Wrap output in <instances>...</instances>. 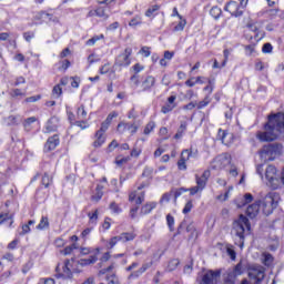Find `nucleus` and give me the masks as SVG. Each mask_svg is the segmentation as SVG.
Segmentation results:
<instances>
[{
    "instance_id": "ea45409f",
    "label": "nucleus",
    "mask_w": 284,
    "mask_h": 284,
    "mask_svg": "<svg viewBox=\"0 0 284 284\" xmlns=\"http://www.w3.org/2000/svg\"><path fill=\"white\" fill-rule=\"evenodd\" d=\"M77 114H78L79 119H85V116H88V112L85 111V105L81 104L78 108Z\"/></svg>"
},
{
    "instance_id": "2eb2a0df",
    "label": "nucleus",
    "mask_w": 284,
    "mask_h": 284,
    "mask_svg": "<svg viewBox=\"0 0 284 284\" xmlns=\"http://www.w3.org/2000/svg\"><path fill=\"white\" fill-rule=\"evenodd\" d=\"M125 130L131 131V134H136L139 126L134 123L120 122L118 124V132H124Z\"/></svg>"
},
{
    "instance_id": "603ef678",
    "label": "nucleus",
    "mask_w": 284,
    "mask_h": 284,
    "mask_svg": "<svg viewBox=\"0 0 284 284\" xmlns=\"http://www.w3.org/2000/svg\"><path fill=\"white\" fill-rule=\"evenodd\" d=\"M37 101H41V94L27 98L24 103H37Z\"/></svg>"
},
{
    "instance_id": "393cba45",
    "label": "nucleus",
    "mask_w": 284,
    "mask_h": 284,
    "mask_svg": "<svg viewBox=\"0 0 284 284\" xmlns=\"http://www.w3.org/2000/svg\"><path fill=\"white\" fill-rule=\"evenodd\" d=\"M13 215L10 213H4L0 215V225H3V223H7L9 221V227H12V223H14V220H12Z\"/></svg>"
},
{
    "instance_id": "b1692460",
    "label": "nucleus",
    "mask_w": 284,
    "mask_h": 284,
    "mask_svg": "<svg viewBox=\"0 0 284 284\" xmlns=\"http://www.w3.org/2000/svg\"><path fill=\"white\" fill-rule=\"evenodd\" d=\"M186 232L190 234L189 239H199V231H196V226L194 225V223H190L186 226Z\"/></svg>"
},
{
    "instance_id": "ddd939ff",
    "label": "nucleus",
    "mask_w": 284,
    "mask_h": 284,
    "mask_svg": "<svg viewBox=\"0 0 284 284\" xmlns=\"http://www.w3.org/2000/svg\"><path fill=\"white\" fill-rule=\"evenodd\" d=\"M190 156H192V151L187 149L182 151L181 159L178 161L179 170H187V165L185 164V162L190 160Z\"/></svg>"
},
{
    "instance_id": "864d4df0",
    "label": "nucleus",
    "mask_w": 284,
    "mask_h": 284,
    "mask_svg": "<svg viewBox=\"0 0 284 284\" xmlns=\"http://www.w3.org/2000/svg\"><path fill=\"white\" fill-rule=\"evenodd\" d=\"M184 192H187V189H185V187H180V189L175 190V191L173 192L174 201H176V199H179V196H181L182 194H184Z\"/></svg>"
},
{
    "instance_id": "7ed1b4c3",
    "label": "nucleus",
    "mask_w": 284,
    "mask_h": 284,
    "mask_svg": "<svg viewBox=\"0 0 284 284\" xmlns=\"http://www.w3.org/2000/svg\"><path fill=\"white\" fill-rule=\"evenodd\" d=\"M233 230L235 231V236L239 239V246L243 248L245 245V230L250 232L252 230V224H250V219L241 214L237 220L233 222Z\"/></svg>"
},
{
    "instance_id": "4be33fe9",
    "label": "nucleus",
    "mask_w": 284,
    "mask_h": 284,
    "mask_svg": "<svg viewBox=\"0 0 284 284\" xmlns=\"http://www.w3.org/2000/svg\"><path fill=\"white\" fill-rule=\"evenodd\" d=\"M262 262H263V265H265L266 267H270L272 263H274V256L272 255V253L264 252L262 254Z\"/></svg>"
},
{
    "instance_id": "f03ea898",
    "label": "nucleus",
    "mask_w": 284,
    "mask_h": 284,
    "mask_svg": "<svg viewBox=\"0 0 284 284\" xmlns=\"http://www.w3.org/2000/svg\"><path fill=\"white\" fill-rule=\"evenodd\" d=\"M261 205L263 206V214H265V216H270V214H272L278 207V200L276 196L268 194L263 201H255L253 204L247 206L246 216L248 219H256V216H258V212L261 211Z\"/></svg>"
},
{
    "instance_id": "79ce46f5",
    "label": "nucleus",
    "mask_w": 284,
    "mask_h": 284,
    "mask_svg": "<svg viewBox=\"0 0 284 284\" xmlns=\"http://www.w3.org/2000/svg\"><path fill=\"white\" fill-rule=\"evenodd\" d=\"M176 108V104H165L161 109L162 114H168L169 112H172Z\"/></svg>"
},
{
    "instance_id": "9b49d317",
    "label": "nucleus",
    "mask_w": 284,
    "mask_h": 284,
    "mask_svg": "<svg viewBox=\"0 0 284 284\" xmlns=\"http://www.w3.org/2000/svg\"><path fill=\"white\" fill-rule=\"evenodd\" d=\"M141 92H152V88L156 85V78L152 75L142 77L139 83Z\"/></svg>"
},
{
    "instance_id": "0e129e2a",
    "label": "nucleus",
    "mask_w": 284,
    "mask_h": 284,
    "mask_svg": "<svg viewBox=\"0 0 284 284\" xmlns=\"http://www.w3.org/2000/svg\"><path fill=\"white\" fill-rule=\"evenodd\" d=\"M106 281H109L108 284H119V278L115 274H112L111 276H106Z\"/></svg>"
},
{
    "instance_id": "4468645a",
    "label": "nucleus",
    "mask_w": 284,
    "mask_h": 284,
    "mask_svg": "<svg viewBox=\"0 0 284 284\" xmlns=\"http://www.w3.org/2000/svg\"><path fill=\"white\" fill-rule=\"evenodd\" d=\"M252 201H254V195H252V193H245L243 197L236 199L234 203L239 209H241L252 203Z\"/></svg>"
},
{
    "instance_id": "0eeeda50",
    "label": "nucleus",
    "mask_w": 284,
    "mask_h": 284,
    "mask_svg": "<svg viewBox=\"0 0 284 284\" xmlns=\"http://www.w3.org/2000/svg\"><path fill=\"white\" fill-rule=\"evenodd\" d=\"M135 239H136V234L134 232H124L118 236L112 237L109 241V247H110V250H112V247H114V245H116V243H119V242L128 243L130 241H134Z\"/></svg>"
},
{
    "instance_id": "de8ad7c7",
    "label": "nucleus",
    "mask_w": 284,
    "mask_h": 284,
    "mask_svg": "<svg viewBox=\"0 0 284 284\" xmlns=\"http://www.w3.org/2000/svg\"><path fill=\"white\" fill-rule=\"evenodd\" d=\"M272 50H274V48L272 47V43L267 42V43H264L263 47H262V52L264 54H270L272 53Z\"/></svg>"
},
{
    "instance_id": "e433bc0d",
    "label": "nucleus",
    "mask_w": 284,
    "mask_h": 284,
    "mask_svg": "<svg viewBox=\"0 0 284 284\" xmlns=\"http://www.w3.org/2000/svg\"><path fill=\"white\" fill-rule=\"evenodd\" d=\"M174 194V191H171L169 193H164L160 200V204L163 205V203H170L172 196Z\"/></svg>"
},
{
    "instance_id": "a211bd4d",
    "label": "nucleus",
    "mask_w": 284,
    "mask_h": 284,
    "mask_svg": "<svg viewBox=\"0 0 284 284\" xmlns=\"http://www.w3.org/2000/svg\"><path fill=\"white\" fill-rule=\"evenodd\" d=\"M133 70L135 72V74H133L131 78H130V81L131 83H133V87L134 88H139V83H140V80H139V72L143 71V65L136 63L135 65H133Z\"/></svg>"
},
{
    "instance_id": "3c124183",
    "label": "nucleus",
    "mask_w": 284,
    "mask_h": 284,
    "mask_svg": "<svg viewBox=\"0 0 284 284\" xmlns=\"http://www.w3.org/2000/svg\"><path fill=\"white\" fill-rule=\"evenodd\" d=\"M110 210L113 214H121L122 212L121 207H119V204H116L115 202H112L110 204Z\"/></svg>"
},
{
    "instance_id": "7c9ffc66",
    "label": "nucleus",
    "mask_w": 284,
    "mask_h": 284,
    "mask_svg": "<svg viewBox=\"0 0 284 284\" xmlns=\"http://www.w3.org/2000/svg\"><path fill=\"white\" fill-rule=\"evenodd\" d=\"M50 227V221L48 216H42L40 223L37 225V230H48Z\"/></svg>"
},
{
    "instance_id": "c9c22d12",
    "label": "nucleus",
    "mask_w": 284,
    "mask_h": 284,
    "mask_svg": "<svg viewBox=\"0 0 284 284\" xmlns=\"http://www.w3.org/2000/svg\"><path fill=\"white\" fill-rule=\"evenodd\" d=\"M61 94H63V89H61V84L54 85L52 89V97L54 99H59V97H61Z\"/></svg>"
},
{
    "instance_id": "f8f14e48",
    "label": "nucleus",
    "mask_w": 284,
    "mask_h": 284,
    "mask_svg": "<svg viewBox=\"0 0 284 284\" xmlns=\"http://www.w3.org/2000/svg\"><path fill=\"white\" fill-rule=\"evenodd\" d=\"M225 12H230L232 17H243V10L239 9V2L229 1L224 7Z\"/></svg>"
},
{
    "instance_id": "cd10ccee",
    "label": "nucleus",
    "mask_w": 284,
    "mask_h": 284,
    "mask_svg": "<svg viewBox=\"0 0 284 284\" xmlns=\"http://www.w3.org/2000/svg\"><path fill=\"white\" fill-rule=\"evenodd\" d=\"M32 123H37L36 116H31V118H28L27 120H24L23 128H24L26 132L32 131Z\"/></svg>"
},
{
    "instance_id": "680f3d73",
    "label": "nucleus",
    "mask_w": 284,
    "mask_h": 284,
    "mask_svg": "<svg viewBox=\"0 0 284 284\" xmlns=\"http://www.w3.org/2000/svg\"><path fill=\"white\" fill-rule=\"evenodd\" d=\"M119 148V142L116 140H113L109 145H108V152H114Z\"/></svg>"
},
{
    "instance_id": "bb28decb",
    "label": "nucleus",
    "mask_w": 284,
    "mask_h": 284,
    "mask_svg": "<svg viewBox=\"0 0 284 284\" xmlns=\"http://www.w3.org/2000/svg\"><path fill=\"white\" fill-rule=\"evenodd\" d=\"M105 143V138L103 136V133L95 132V141L93 142V148H101Z\"/></svg>"
},
{
    "instance_id": "bf43d9fd",
    "label": "nucleus",
    "mask_w": 284,
    "mask_h": 284,
    "mask_svg": "<svg viewBox=\"0 0 284 284\" xmlns=\"http://www.w3.org/2000/svg\"><path fill=\"white\" fill-rule=\"evenodd\" d=\"M108 128H110V124L108 122H102L100 130L97 132L100 134H105V132H108Z\"/></svg>"
},
{
    "instance_id": "5fc2aeb1",
    "label": "nucleus",
    "mask_w": 284,
    "mask_h": 284,
    "mask_svg": "<svg viewBox=\"0 0 284 284\" xmlns=\"http://www.w3.org/2000/svg\"><path fill=\"white\" fill-rule=\"evenodd\" d=\"M206 105H210V98L207 97L197 103V110H203V108H206Z\"/></svg>"
},
{
    "instance_id": "c03bdc74",
    "label": "nucleus",
    "mask_w": 284,
    "mask_h": 284,
    "mask_svg": "<svg viewBox=\"0 0 284 284\" xmlns=\"http://www.w3.org/2000/svg\"><path fill=\"white\" fill-rule=\"evenodd\" d=\"M225 136H227V131L223 129H219L217 131V141H221L222 143H225Z\"/></svg>"
},
{
    "instance_id": "69168bd1",
    "label": "nucleus",
    "mask_w": 284,
    "mask_h": 284,
    "mask_svg": "<svg viewBox=\"0 0 284 284\" xmlns=\"http://www.w3.org/2000/svg\"><path fill=\"white\" fill-rule=\"evenodd\" d=\"M277 181H278V187L284 185V168H283V170L281 172V175H277Z\"/></svg>"
},
{
    "instance_id": "f3484780",
    "label": "nucleus",
    "mask_w": 284,
    "mask_h": 284,
    "mask_svg": "<svg viewBox=\"0 0 284 284\" xmlns=\"http://www.w3.org/2000/svg\"><path fill=\"white\" fill-rule=\"evenodd\" d=\"M60 141H59V135H52L48 139L44 148L45 150H48L49 152H52V150H57V146L59 145Z\"/></svg>"
},
{
    "instance_id": "4c0bfd02",
    "label": "nucleus",
    "mask_w": 284,
    "mask_h": 284,
    "mask_svg": "<svg viewBox=\"0 0 284 284\" xmlns=\"http://www.w3.org/2000/svg\"><path fill=\"white\" fill-rule=\"evenodd\" d=\"M159 10H161V6L154 4L145 11V17H152V14H154V12H159Z\"/></svg>"
},
{
    "instance_id": "f257e3e1",
    "label": "nucleus",
    "mask_w": 284,
    "mask_h": 284,
    "mask_svg": "<svg viewBox=\"0 0 284 284\" xmlns=\"http://www.w3.org/2000/svg\"><path fill=\"white\" fill-rule=\"evenodd\" d=\"M284 130V113H275L268 115L267 123L264 124V131H260L256 134V138L262 143L276 141L278 135Z\"/></svg>"
},
{
    "instance_id": "9d476101",
    "label": "nucleus",
    "mask_w": 284,
    "mask_h": 284,
    "mask_svg": "<svg viewBox=\"0 0 284 284\" xmlns=\"http://www.w3.org/2000/svg\"><path fill=\"white\" fill-rule=\"evenodd\" d=\"M55 278H64V281H72L73 272L70 270V260H65L62 266V273L59 271V266L55 268Z\"/></svg>"
},
{
    "instance_id": "338daca9",
    "label": "nucleus",
    "mask_w": 284,
    "mask_h": 284,
    "mask_svg": "<svg viewBox=\"0 0 284 284\" xmlns=\"http://www.w3.org/2000/svg\"><path fill=\"white\" fill-rule=\"evenodd\" d=\"M142 272L141 270L139 268L138 271L135 272H132L130 275H129V278H139V276H142Z\"/></svg>"
},
{
    "instance_id": "423d86ee",
    "label": "nucleus",
    "mask_w": 284,
    "mask_h": 284,
    "mask_svg": "<svg viewBox=\"0 0 284 284\" xmlns=\"http://www.w3.org/2000/svg\"><path fill=\"white\" fill-rule=\"evenodd\" d=\"M221 278V270H209L206 271L201 280L199 281L200 284H219V280Z\"/></svg>"
},
{
    "instance_id": "5701e85b",
    "label": "nucleus",
    "mask_w": 284,
    "mask_h": 284,
    "mask_svg": "<svg viewBox=\"0 0 284 284\" xmlns=\"http://www.w3.org/2000/svg\"><path fill=\"white\" fill-rule=\"evenodd\" d=\"M95 14L100 19H103V21H106V19H110V14H108V8L106 7H99L95 10Z\"/></svg>"
},
{
    "instance_id": "72a5a7b5",
    "label": "nucleus",
    "mask_w": 284,
    "mask_h": 284,
    "mask_svg": "<svg viewBox=\"0 0 284 284\" xmlns=\"http://www.w3.org/2000/svg\"><path fill=\"white\" fill-rule=\"evenodd\" d=\"M9 95L11 99H17V97H26V92L21 91V89H11Z\"/></svg>"
},
{
    "instance_id": "09e8293b",
    "label": "nucleus",
    "mask_w": 284,
    "mask_h": 284,
    "mask_svg": "<svg viewBox=\"0 0 284 284\" xmlns=\"http://www.w3.org/2000/svg\"><path fill=\"white\" fill-rule=\"evenodd\" d=\"M154 128H156V123H154V121H151L146 124V126L144 128V134H150V132H152V130H154Z\"/></svg>"
},
{
    "instance_id": "a878e982",
    "label": "nucleus",
    "mask_w": 284,
    "mask_h": 284,
    "mask_svg": "<svg viewBox=\"0 0 284 284\" xmlns=\"http://www.w3.org/2000/svg\"><path fill=\"white\" fill-rule=\"evenodd\" d=\"M101 199H103V185L98 184L95 187V194L92 195V201L99 202Z\"/></svg>"
},
{
    "instance_id": "aec40b11",
    "label": "nucleus",
    "mask_w": 284,
    "mask_h": 284,
    "mask_svg": "<svg viewBox=\"0 0 284 284\" xmlns=\"http://www.w3.org/2000/svg\"><path fill=\"white\" fill-rule=\"evenodd\" d=\"M97 261H99L97 255H91L89 258H81L78 262V265H80L81 267H85L87 265H93V263H95Z\"/></svg>"
},
{
    "instance_id": "39448f33",
    "label": "nucleus",
    "mask_w": 284,
    "mask_h": 284,
    "mask_svg": "<svg viewBox=\"0 0 284 284\" xmlns=\"http://www.w3.org/2000/svg\"><path fill=\"white\" fill-rule=\"evenodd\" d=\"M248 278L243 280L241 284H262L265 278V267L253 265L248 268Z\"/></svg>"
},
{
    "instance_id": "6e6d98bb",
    "label": "nucleus",
    "mask_w": 284,
    "mask_h": 284,
    "mask_svg": "<svg viewBox=\"0 0 284 284\" xmlns=\"http://www.w3.org/2000/svg\"><path fill=\"white\" fill-rule=\"evenodd\" d=\"M77 250V244H72L70 246H67L64 250H63V255L64 256H68L69 254H72V252Z\"/></svg>"
},
{
    "instance_id": "2f4dec72",
    "label": "nucleus",
    "mask_w": 284,
    "mask_h": 284,
    "mask_svg": "<svg viewBox=\"0 0 284 284\" xmlns=\"http://www.w3.org/2000/svg\"><path fill=\"white\" fill-rule=\"evenodd\" d=\"M210 14H211V17H213V19H220L221 14H223V10H221L220 7H213L210 10Z\"/></svg>"
},
{
    "instance_id": "dca6fc26",
    "label": "nucleus",
    "mask_w": 284,
    "mask_h": 284,
    "mask_svg": "<svg viewBox=\"0 0 284 284\" xmlns=\"http://www.w3.org/2000/svg\"><path fill=\"white\" fill-rule=\"evenodd\" d=\"M45 130L48 133L50 132H57L59 130V118L52 116L48 120Z\"/></svg>"
},
{
    "instance_id": "6e6552de",
    "label": "nucleus",
    "mask_w": 284,
    "mask_h": 284,
    "mask_svg": "<svg viewBox=\"0 0 284 284\" xmlns=\"http://www.w3.org/2000/svg\"><path fill=\"white\" fill-rule=\"evenodd\" d=\"M265 176L272 190H278V175L276 174V166L268 165L265 171Z\"/></svg>"
},
{
    "instance_id": "37998d69",
    "label": "nucleus",
    "mask_w": 284,
    "mask_h": 284,
    "mask_svg": "<svg viewBox=\"0 0 284 284\" xmlns=\"http://www.w3.org/2000/svg\"><path fill=\"white\" fill-rule=\"evenodd\" d=\"M154 172V169L145 166L143 172H142V176L145 179H152V174Z\"/></svg>"
},
{
    "instance_id": "4d7b16f0",
    "label": "nucleus",
    "mask_w": 284,
    "mask_h": 284,
    "mask_svg": "<svg viewBox=\"0 0 284 284\" xmlns=\"http://www.w3.org/2000/svg\"><path fill=\"white\" fill-rule=\"evenodd\" d=\"M119 116V113L116 111L111 112L104 122H106L109 125L112 123V119H116Z\"/></svg>"
},
{
    "instance_id": "412c9836",
    "label": "nucleus",
    "mask_w": 284,
    "mask_h": 284,
    "mask_svg": "<svg viewBox=\"0 0 284 284\" xmlns=\"http://www.w3.org/2000/svg\"><path fill=\"white\" fill-rule=\"evenodd\" d=\"M226 273L231 274V276L235 277L241 276L243 274V264L237 263L233 270H229Z\"/></svg>"
},
{
    "instance_id": "a18cd8bd",
    "label": "nucleus",
    "mask_w": 284,
    "mask_h": 284,
    "mask_svg": "<svg viewBox=\"0 0 284 284\" xmlns=\"http://www.w3.org/2000/svg\"><path fill=\"white\" fill-rule=\"evenodd\" d=\"M101 39H104L103 34L94 36L93 38L87 41V45H94V43H97V41H101Z\"/></svg>"
},
{
    "instance_id": "473e14b6",
    "label": "nucleus",
    "mask_w": 284,
    "mask_h": 284,
    "mask_svg": "<svg viewBox=\"0 0 284 284\" xmlns=\"http://www.w3.org/2000/svg\"><path fill=\"white\" fill-rule=\"evenodd\" d=\"M195 181H196V186L200 187L202 191H204L205 186L207 185V181L199 175H195Z\"/></svg>"
},
{
    "instance_id": "c85d7f7f",
    "label": "nucleus",
    "mask_w": 284,
    "mask_h": 284,
    "mask_svg": "<svg viewBox=\"0 0 284 284\" xmlns=\"http://www.w3.org/2000/svg\"><path fill=\"white\" fill-rule=\"evenodd\" d=\"M156 207V202L146 203L141 207V214H150Z\"/></svg>"
},
{
    "instance_id": "1a4fd4ad",
    "label": "nucleus",
    "mask_w": 284,
    "mask_h": 284,
    "mask_svg": "<svg viewBox=\"0 0 284 284\" xmlns=\"http://www.w3.org/2000/svg\"><path fill=\"white\" fill-rule=\"evenodd\" d=\"M130 57H132V48H126L124 52L116 57L114 65H118L119 68H128L131 63Z\"/></svg>"
},
{
    "instance_id": "a19ab883",
    "label": "nucleus",
    "mask_w": 284,
    "mask_h": 284,
    "mask_svg": "<svg viewBox=\"0 0 284 284\" xmlns=\"http://www.w3.org/2000/svg\"><path fill=\"white\" fill-rule=\"evenodd\" d=\"M88 216L90 219V223L97 225V221L99 220V211L95 210L93 213H88Z\"/></svg>"
},
{
    "instance_id": "58836bf2",
    "label": "nucleus",
    "mask_w": 284,
    "mask_h": 284,
    "mask_svg": "<svg viewBox=\"0 0 284 284\" xmlns=\"http://www.w3.org/2000/svg\"><path fill=\"white\" fill-rule=\"evenodd\" d=\"M166 224L170 232H174V217L172 216V214L166 215Z\"/></svg>"
},
{
    "instance_id": "8fccbe9b",
    "label": "nucleus",
    "mask_w": 284,
    "mask_h": 284,
    "mask_svg": "<svg viewBox=\"0 0 284 284\" xmlns=\"http://www.w3.org/2000/svg\"><path fill=\"white\" fill-rule=\"evenodd\" d=\"M129 26L131 28H136V26H141V17L135 16L130 22Z\"/></svg>"
},
{
    "instance_id": "13d9d810",
    "label": "nucleus",
    "mask_w": 284,
    "mask_h": 284,
    "mask_svg": "<svg viewBox=\"0 0 284 284\" xmlns=\"http://www.w3.org/2000/svg\"><path fill=\"white\" fill-rule=\"evenodd\" d=\"M235 281H236V277H233L232 274L226 273L224 284H236Z\"/></svg>"
},
{
    "instance_id": "774afa93",
    "label": "nucleus",
    "mask_w": 284,
    "mask_h": 284,
    "mask_svg": "<svg viewBox=\"0 0 284 284\" xmlns=\"http://www.w3.org/2000/svg\"><path fill=\"white\" fill-rule=\"evenodd\" d=\"M39 284H55L53 278H42Z\"/></svg>"
},
{
    "instance_id": "20e7f679",
    "label": "nucleus",
    "mask_w": 284,
    "mask_h": 284,
    "mask_svg": "<svg viewBox=\"0 0 284 284\" xmlns=\"http://www.w3.org/2000/svg\"><path fill=\"white\" fill-rule=\"evenodd\" d=\"M283 152V144L281 143H268L262 148V150L258 151L260 159L267 163V161H274L276 156H281V153Z\"/></svg>"
},
{
    "instance_id": "49530a36",
    "label": "nucleus",
    "mask_w": 284,
    "mask_h": 284,
    "mask_svg": "<svg viewBox=\"0 0 284 284\" xmlns=\"http://www.w3.org/2000/svg\"><path fill=\"white\" fill-rule=\"evenodd\" d=\"M192 207H194V204L192 202V200L187 201L186 204L184 205L183 209V214H190V212H192Z\"/></svg>"
},
{
    "instance_id": "f704fd0d",
    "label": "nucleus",
    "mask_w": 284,
    "mask_h": 284,
    "mask_svg": "<svg viewBox=\"0 0 284 284\" xmlns=\"http://www.w3.org/2000/svg\"><path fill=\"white\" fill-rule=\"evenodd\" d=\"M180 264L181 262L179 261V258L171 260L168 265L169 272H174V270H176Z\"/></svg>"
},
{
    "instance_id": "6ab92c4d",
    "label": "nucleus",
    "mask_w": 284,
    "mask_h": 284,
    "mask_svg": "<svg viewBox=\"0 0 284 284\" xmlns=\"http://www.w3.org/2000/svg\"><path fill=\"white\" fill-rule=\"evenodd\" d=\"M187 132V121H181L180 126L174 135V139H183V135Z\"/></svg>"
},
{
    "instance_id": "e2e57ef3",
    "label": "nucleus",
    "mask_w": 284,
    "mask_h": 284,
    "mask_svg": "<svg viewBox=\"0 0 284 284\" xmlns=\"http://www.w3.org/2000/svg\"><path fill=\"white\" fill-rule=\"evenodd\" d=\"M187 192H190V196H194L195 194H199V192H203L200 187L197 186H192L190 189H186Z\"/></svg>"
},
{
    "instance_id": "c756f323",
    "label": "nucleus",
    "mask_w": 284,
    "mask_h": 284,
    "mask_svg": "<svg viewBox=\"0 0 284 284\" xmlns=\"http://www.w3.org/2000/svg\"><path fill=\"white\" fill-rule=\"evenodd\" d=\"M41 185H43L45 189L50 187L52 185V176L48 174V172H44L42 180H41Z\"/></svg>"
},
{
    "instance_id": "052dcab7",
    "label": "nucleus",
    "mask_w": 284,
    "mask_h": 284,
    "mask_svg": "<svg viewBox=\"0 0 284 284\" xmlns=\"http://www.w3.org/2000/svg\"><path fill=\"white\" fill-rule=\"evenodd\" d=\"M74 125L81 128V130H87V128H90V125H88V121H75Z\"/></svg>"
}]
</instances>
